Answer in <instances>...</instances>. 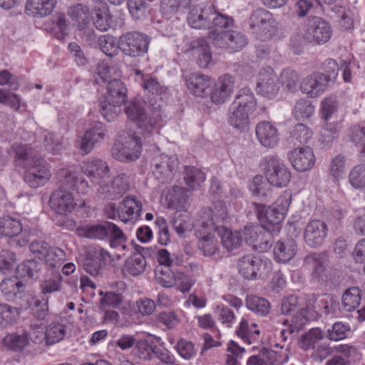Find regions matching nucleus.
Wrapping results in <instances>:
<instances>
[{
	"label": "nucleus",
	"instance_id": "obj_1",
	"mask_svg": "<svg viewBox=\"0 0 365 365\" xmlns=\"http://www.w3.org/2000/svg\"><path fill=\"white\" fill-rule=\"evenodd\" d=\"M58 189L50 197V206L60 215H68L75 208L76 202L71 190L86 195L91 190L88 181L75 171L62 169L57 174Z\"/></svg>",
	"mask_w": 365,
	"mask_h": 365
},
{
	"label": "nucleus",
	"instance_id": "obj_2",
	"mask_svg": "<svg viewBox=\"0 0 365 365\" xmlns=\"http://www.w3.org/2000/svg\"><path fill=\"white\" fill-rule=\"evenodd\" d=\"M257 101L252 90L248 87L241 88L227 113L228 123L234 128L243 132L250 127V115L256 109Z\"/></svg>",
	"mask_w": 365,
	"mask_h": 365
},
{
	"label": "nucleus",
	"instance_id": "obj_3",
	"mask_svg": "<svg viewBox=\"0 0 365 365\" xmlns=\"http://www.w3.org/2000/svg\"><path fill=\"white\" fill-rule=\"evenodd\" d=\"M76 235L80 237L90 240H105L108 239L110 246L113 248L121 247L125 249L124 242L126 237L115 224L105 222L101 224H86L78 226L76 229Z\"/></svg>",
	"mask_w": 365,
	"mask_h": 365
},
{
	"label": "nucleus",
	"instance_id": "obj_4",
	"mask_svg": "<svg viewBox=\"0 0 365 365\" xmlns=\"http://www.w3.org/2000/svg\"><path fill=\"white\" fill-rule=\"evenodd\" d=\"M127 117L137 123L140 133L146 135L158 133L160 126V115L153 113L152 116L148 115L145 108V103L140 100L130 101L125 108Z\"/></svg>",
	"mask_w": 365,
	"mask_h": 365
},
{
	"label": "nucleus",
	"instance_id": "obj_5",
	"mask_svg": "<svg viewBox=\"0 0 365 365\" xmlns=\"http://www.w3.org/2000/svg\"><path fill=\"white\" fill-rule=\"evenodd\" d=\"M260 167L268 182L277 187H286L291 180L292 174L287 166L274 155L264 156Z\"/></svg>",
	"mask_w": 365,
	"mask_h": 365
},
{
	"label": "nucleus",
	"instance_id": "obj_6",
	"mask_svg": "<svg viewBox=\"0 0 365 365\" xmlns=\"http://www.w3.org/2000/svg\"><path fill=\"white\" fill-rule=\"evenodd\" d=\"M292 200L289 192L284 191L277 200L267 208L262 204L253 203L259 220L262 223L278 225L284 218Z\"/></svg>",
	"mask_w": 365,
	"mask_h": 365
},
{
	"label": "nucleus",
	"instance_id": "obj_7",
	"mask_svg": "<svg viewBox=\"0 0 365 365\" xmlns=\"http://www.w3.org/2000/svg\"><path fill=\"white\" fill-rule=\"evenodd\" d=\"M250 26L256 37L262 41L272 39L278 32V24L273 14L264 9L253 11Z\"/></svg>",
	"mask_w": 365,
	"mask_h": 365
},
{
	"label": "nucleus",
	"instance_id": "obj_8",
	"mask_svg": "<svg viewBox=\"0 0 365 365\" xmlns=\"http://www.w3.org/2000/svg\"><path fill=\"white\" fill-rule=\"evenodd\" d=\"M238 267L240 273L245 279H257L268 277L272 269V263L267 258L248 255L240 259Z\"/></svg>",
	"mask_w": 365,
	"mask_h": 365
},
{
	"label": "nucleus",
	"instance_id": "obj_9",
	"mask_svg": "<svg viewBox=\"0 0 365 365\" xmlns=\"http://www.w3.org/2000/svg\"><path fill=\"white\" fill-rule=\"evenodd\" d=\"M142 143L135 133L130 134L123 140H118L112 147L113 157L121 162L137 160L141 153Z\"/></svg>",
	"mask_w": 365,
	"mask_h": 365
},
{
	"label": "nucleus",
	"instance_id": "obj_10",
	"mask_svg": "<svg viewBox=\"0 0 365 365\" xmlns=\"http://www.w3.org/2000/svg\"><path fill=\"white\" fill-rule=\"evenodd\" d=\"M150 37L140 32H128L120 36L121 51L125 56L137 58L144 56L148 51Z\"/></svg>",
	"mask_w": 365,
	"mask_h": 365
},
{
	"label": "nucleus",
	"instance_id": "obj_11",
	"mask_svg": "<svg viewBox=\"0 0 365 365\" xmlns=\"http://www.w3.org/2000/svg\"><path fill=\"white\" fill-rule=\"evenodd\" d=\"M208 39L214 46L225 49L230 53L238 52L247 44V36L237 31L214 33L208 36Z\"/></svg>",
	"mask_w": 365,
	"mask_h": 365
},
{
	"label": "nucleus",
	"instance_id": "obj_12",
	"mask_svg": "<svg viewBox=\"0 0 365 365\" xmlns=\"http://www.w3.org/2000/svg\"><path fill=\"white\" fill-rule=\"evenodd\" d=\"M98 185L97 195L100 198L108 200L120 199L130 187L129 178L123 173L117 175L108 182L102 180Z\"/></svg>",
	"mask_w": 365,
	"mask_h": 365
},
{
	"label": "nucleus",
	"instance_id": "obj_13",
	"mask_svg": "<svg viewBox=\"0 0 365 365\" xmlns=\"http://www.w3.org/2000/svg\"><path fill=\"white\" fill-rule=\"evenodd\" d=\"M179 160L176 155L161 154L153 160V173L160 182L171 181L177 172Z\"/></svg>",
	"mask_w": 365,
	"mask_h": 365
},
{
	"label": "nucleus",
	"instance_id": "obj_14",
	"mask_svg": "<svg viewBox=\"0 0 365 365\" xmlns=\"http://www.w3.org/2000/svg\"><path fill=\"white\" fill-rule=\"evenodd\" d=\"M111 255L101 247H88L83 259V269L93 277H98L101 272L103 263L113 261Z\"/></svg>",
	"mask_w": 365,
	"mask_h": 365
},
{
	"label": "nucleus",
	"instance_id": "obj_15",
	"mask_svg": "<svg viewBox=\"0 0 365 365\" xmlns=\"http://www.w3.org/2000/svg\"><path fill=\"white\" fill-rule=\"evenodd\" d=\"M306 30L308 33V39L317 45L328 42L333 33L331 24L318 16L309 18Z\"/></svg>",
	"mask_w": 365,
	"mask_h": 365
},
{
	"label": "nucleus",
	"instance_id": "obj_16",
	"mask_svg": "<svg viewBox=\"0 0 365 365\" xmlns=\"http://www.w3.org/2000/svg\"><path fill=\"white\" fill-rule=\"evenodd\" d=\"M328 231V226L323 220H312L304 227L303 238L307 245L317 248L324 244Z\"/></svg>",
	"mask_w": 365,
	"mask_h": 365
},
{
	"label": "nucleus",
	"instance_id": "obj_17",
	"mask_svg": "<svg viewBox=\"0 0 365 365\" xmlns=\"http://www.w3.org/2000/svg\"><path fill=\"white\" fill-rule=\"evenodd\" d=\"M329 82V78L324 73L314 72L302 79L299 88L309 98H317L325 92Z\"/></svg>",
	"mask_w": 365,
	"mask_h": 365
},
{
	"label": "nucleus",
	"instance_id": "obj_18",
	"mask_svg": "<svg viewBox=\"0 0 365 365\" xmlns=\"http://www.w3.org/2000/svg\"><path fill=\"white\" fill-rule=\"evenodd\" d=\"M200 216L202 218L200 227L217 230L222 227L220 224L227 217V211L224 202L216 201L210 208L203 210Z\"/></svg>",
	"mask_w": 365,
	"mask_h": 365
},
{
	"label": "nucleus",
	"instance_id": "obj_19",
	"mask_svg": "<svg viewBox=\"0 0 365 365\" xmlns=\"http://www.w3.org/2000/svg\"><path fill=\"white\" fill-rule=\"evenodd\" d=\"M279 78L273 68L269 66L262 68L259 73L256 89L259 94L272 98L278 93Z\"/></svg>",
	"mask_w": 365,
	"mask_h": 365
},
{
	"label": "nucleus",
	"instance_id": "obj_20",
	"mask_svg": "<svg viewBox=\"0 0 365 365\" xmlns=\"http://www.w3.org/2000/svg\"><path fill=\"white\" fill-rule=\"evenodd\" d=\"M288 159L293 168L298 172H306L313 168L316 158L309 146L298 147L288 153Z\"/></svg>",
	"mask_w": 365,
	"mask_h": 365
},
{
	"label": "nucleus",
	"instance_id": "obj_21",
	"mask_svg": "<svg viewBox=\"0 0 365 365\" xmlns=\"http://www.w3.org/2000/svg\"><path fill=\"white\" fill-rule=\"evenodd\" d=\"M81 171L91 180V182L96 184L108 177L110 173L107 162L98 158H88L82 162Z\"/></svg>",
	"mask_w": 365,
	"mask_h": 365
},
{
	"label": "nucleus",
	"instance_id": "obj_22",
	"mask_svg": "<svg viewBox=\"0 0 365 365\" xmlns=\"http://www.w3.org/2000/svg\"><path fill=\"white\" fill-rule=\"evenodd\" d=\"M41 157L29 163L24 174V181L32 188L43 186L51 176L50 170L41 163Z\"/></svg>",
	"mask_w": 365,
	"mask_h": 365
},
{
	"label": "nucleus",
	"instance_id": "obj_23",
	"mask_svg": "<svg viewBox=\"0 0 365 365\" xmlns=\"http://www.w3.org/2000/svg\"><path fill=\"white\" fill-rule=\"evenodd\" d=\"M213 6L211 4H198L193 6L187 15L188 24L197 29H211L210 17Z\"/></svg>",
	"mask_w": 365,
	"mask_h": 365
},
{
	"label": "nucleus",
	"instance_id": "obj_24",
	"mask_svg": "<svg viewBox=\"0 0 365 365\" xmlns=\"http://www.w3.org/2000/svg\"><path fill=\"white\" fill-rule=\"evenodd\" d=\"M106 129L101 123H96L81 138L78 149L82 155H87L93 150L96 143L102 141L106 135Z\"/></svg>",
	"mask_w": 365,
	"mask_h": 365
},
{
	"label": "nucleus",
	"instance_id": "obj_25",
	"mask_svg": "<svg viewBox=\"0 0 365 365\" xmlns=\"http://www.w3.org/2000/svg\"><path fill=\"white\" fill-rule=\"evenodd\" d=\"M234 88L235 81L232 76L229 74L221 76L210 93L212 101L216 104L224 103L231 96Z\"/></svg>",
	"mask_w": 365,
	"mask_h": 365
},
{
	"label": "nucleus",
	"instance_id": "obj_26",
	"mask_svg": "<svg viewBox=\"0 0 365 365\" xmlns=\"http://www.w3.org/2000/svg\"><path fill=\"white\" fill-rule=\"evenodd\" d=\"M255 133L259 143L264 148H273L279 143L278 130L268 121L259 123L256 125Z\"/></svg>",
	"mask_w": 365,
	"mask_h": 365
},
{
	"label": "nucleus",
	"instance_id": "obj_27",
	"mask_svg": "<svg viewBox=\"0 0 365 365\" xmlns=\"http://www.w3.org/2000/svg\"><path fill=\"white\" fill-rule=\"evenodd\" d=\"M142 203L135 197L128 196L118 204V218L123 222L136 220L140 215Z\"/></svg>",
	"mask_w": 365,
	"mask_h": 365
},
{
	"label": "nucleus",
	"instance_id": "obj_28",
	"mask_svg": "<svg viewBox=\"0 0 365 365\" xmlns=\"http://www.w3.org/2000/svg\"><path fill=\"white\" fill-rule=\"evenodd\" d=\"M297 252V244L292 238L279 240L274 245L273 256L278 263L285 264L294 258Z\"/></svg>",
	"mask_w": 365,
	"mask_h": 365
},
{
	"label": "nucleus",
	"instance_id": "obj_29",
	"mask_svg": "<svg viewBox=\"0 0 365 365\" xmlns=\"http://www.w3.org/2000/svg\"><path fill=\"white\" fill-rule=\"evenodd\" d=\"M209 43L212 42L206 38H198L190 43V49L192 55L196 57L197 65L202 68H206L212 62V53Z\"/></svg>",
	"mask_w": 365,
	"mask_h": 365
},
{
	"label": "nucleus",
	"instance_id": "obj_30",
	"mask_svg": "<svg viewBox=\"0 0 365 365\" xmlns=\"http://www.w3.org/2000/svg\"><path fill=\"white\" fill-rule=\"evenodd\" d=\"M147 267V261L140 253L134 254L124 262L121 272L125 278L138 277L143 274Z\"/></svg>",
	"mask_w": 365,
	"mask_h": 365
},
{
	"label": "nucleus",
	"instance_id": "obj_31",
	"mask_svg": "<svg viewBox=\"0 0 365 365\" xmlns=\"http://www.w3.org/2000/svg\"><path fill=\"white\" fill-rule=\"evenodd\" d=\"M57 4V0H27L25 12L34 17L50 15Z\"/></svg>",
	"mask_w": 365,
	"mask_h": 365
},
{
	"label": "nucleus",
	"instance_id": "obj_32",
	"mask_svg": "<svg viewBox=\"0 0 365 365\" xmlns=\"http://www.w3.org/2000/svg\"><path fill=\"white\" fill-rule=\"evenodd\" d=\"M127 89L124 83L119 79L114 78L110 81L107 86V93L103 101L108 103H115V105H122L126 100Z\"/></svg>",
	"mask_w": 365,
	"mask_h": 365
},
{
	"label": "nucleus",
	"instance_id": "obj_33",
	"mask_svg": "<svg viewBox=\"0 0 365 365\" xmlns=\"http://www.w3.org/2000/svg\"><path fill=\"white\" fill-rule=\"evenodd\" d=\"M164 192L169 208L176 210V212L185 211L187 196L182 187L173 186L168 188Z\"/></svg>",
	"mask_w": 365,
	"mask_h": 365
},
{
	"label": "nucleus",
	"instance_id": "obj_34",
	"mask_svg": "<svg viewBox=\"0 0 365 365\" xmlns=\"http://www.w3.org/2000/svg\"><path fill=\"white\" fill-rule=\"evenodd\" d=\"M211 78L203 74L192 73L187 79V87L196 96L202 97L207 93L212 85Z\"/></svg>",
	"mask_w": 365,
	"mask_h": 365
},
{
	"label": "nucleus",
	"instance_id": "obj_35",
	"mask_svg": "<svg viewBox=\"0 0 365 365\" xmlns=\"http://www.w3.org/2000/svg\"><path fill=\"white\" fill-rule=\"evenodd\" d=\"M93 24L101 31H106L110 26L111 19L107 4L102 0H96L94 6Z\"/></svg>",
	"mask_w": 365,
	"mask_h": 365
},
{
	"label": "nucleus",
	"instance_id": "obj_36",
	"mask_svg": "<svg viewBox=\"0 0 365 365\" xmlns=\"http://www.w3.org/2000/svg\"><path fill=\"white\" fill-rule=\"evenodd\" d=\"M215 231L202 227L198 230L200 237L199 247L203 251L205 256H212L218 250L217 240L213 234Z\"/></svg>",
	"mask_w": 365,
	"mask_h": 365
},
{
	"label": "nucleus",
	"instance_id": "obj_37",
	"mask_svg": "<svg viewBox=\"0 0 365 365\" xmlns=\"http://www.w3.org/2000/svg\"><path fill=\"white\" fill-rule=\"evenodd\" d=\"M236 333L245 343L252 344L258 341L260 331L257 329V324H249L247 319H242Z\"/></svg>",
	"mask_w": 365,
	"mask_h": 365
},
{
	"label": "nucleus",
	"instance_id": "obj_38",
	"mask_svg": "<svg viewBox=\"0 0 365 365\" xmlns=\"http://www.w3.org/2000/svg\"><path fill=\"white\" fill-rule=\"evenodd\" d=\"M340 108L339 97L335 95H330L324 98L320 103V112L322 118L328 121L336 116Z\"/></svg>",
	"mask_w": 365,
	"mask_h": 365
},
{
	"label": "nucleus",
	"instance_id": "obj_39",
	"mask_svg": "<svg viewBox=\"0 0 365 365\" xmlns=\"http://www.w3.org/2000/svg\"><path fill=\"white\" fill-rule=\"evenodd\" d=\"M41 269V263L35 259H28L19 264L16 269L18 278H38Z\"/></svg>",
	"mask_w": 365,
	"mask_h": 365
},
{
	"label": "nucleus",
	"instance_id": "obj_40",
	"mask_svg": "<svg viewBox=\"0 0 365 365\" xmlns=\"http://www.w3.org/2000/svg\"><path fill=\"white\" fill-rule=\"evenodd\" d=\"M247 308L260 317H265L269 313L271 305L266 299L256 295H249L246 298Z\"/></svg>",
	"mask_w": 365,
	"mask_h": 365
},
{
	"label": "nucleus",
	"instance_id": "obj_41",
	"mask_svg": "<svg viewBox=\"0 0 365 365\" xmlns=\"http://www.w3.org/2000/svg\"><path fill=\"white\" fill-rule=\"evenodd\" d=\"M172 226L177 234L183 236L186 232H190L193 228V224L191 218L186 211L183 212H175L172 218Z\"/></svg>",
	"mask_w": 365,
	"mask_h": 365
},
{
	"label": "nucleus",
	"instance_id": "obj_42",
	"mask_svg": "<svg viewBox=\"0 0 365 365\" xmlns=\"http://www.w3.org/2000/svg\"><path fill=\"white\" fill-rule=\"evenodd\" d=\"M221 239V242L225 248L231 251L237 248L242 243L241 232H233L231 230L221 227L216 230Z\"/></svg>",
	"mask_w": 365,
	"mask_h": 365
},
{
	"label": "nucleus",
	"instance_id": "obj_43",
	"mask_svg": "<svg viewBox=\"0 0 365 365\" xmlns=\"http://www.w3.org/2000/svg\"><path fill=\"white\" fill-rule=\"evenodd\" d=\"M98 44L101 51L106 56L113 57L118 55L121 51L120 38H116L110 35H103L98 40Z\"/></svg>",
	"mask_w": 365,
	"mask_h": 365
},
{
	"label": "nucleus",
	"instance_id": "obj_44",
	"mask_svg": "<svg viewBox=\"0 0 365 365\" xmlns=\"http://www.w3.org/2000/svg\"><path fill=\"white\" fill-rule=\"evenodd\" d=\"M361 292L358 287H351L345 291L342 296V307L346 312L356 309L361 299Z\"/></svg>",
	"mask_w": 365,
	"mask_h": 365
},
{
	"label": "nucleus",
	"instance_id": "obj_45",
	"mask_svg": "<svg viewBox=\"0 0 365 365\" xmlns=\"http://www.w3.org/2000/svg\"><path fill=\"white\" fill-rule=\"evenodd\" d=\"M71 18L78 24L79 29H83L89 24L91 16L88 8L81 4L71 7L68 11Z\"/></svg>",
	"mask_w": 365,
	"mask_h": 365
},
{
	"label": "nucleus",
	"instance_id": "obj_46",
	"mask_svg": "<svg viewBox=\"0 0 365 365\" xmlns=\"http://www.w3.org/2000/svg\"><path fill=\"white\" fill-rule=\"evenodd\" d=\"M22 232V225L19 220L9 216L0 219V234L8 237L19 235Z\"/></svg>",
	"mask_w": 365,
	"mask_h": 365
},
{
	"label": "nucleus",
	"instance_id": "obj_47",
	"mask_svg": "<svg viewBox=\"0 0 365 365\" xmlns=\"http://www.w3.org/2000/svg\"><path fill=\"white\" fill-rule=\"evenodd\" d=\"M19 309L7 304H0V328L13 325L17 320Z\"/></svg>",
	"mask_w": 365,
	"mask_h": 365
},
{
	"label": "nucleus",
	"instance_id": "obj_48",
	"mask_svg": "<svg viewBox=\"0 0 365 365\" xmlns=\"http://www.w3.org/2000/svg\"><path fill=\"white\" fill-rule=\"evenodd\" d=\"M66 327L58 322L50 324L46 329V344L53 345L61 341L66 335Z\"/></svg>",
	"mask_w": 365,
	"mask_h": 365
},
{
	"label": "nucleus",
	"instance_id": "obj_49",
	"mask_svg": "<svg viewBox=\"0 0 365 365\" xmlns=\"http://www.w3.org/2000/svg\"><path fill=\"white\" fill-rule=\"evenodd\" d=\"M324 337V334L319 328H312L302 336L300 346L305 351L313 349Z\"/></svg>",
	"mask_w": 365,
	"mask_h": 365
},
{
	"label": "nucleus",
	"instance_id": "obj_50",
	"mask_svg": "<svg viewBox=\"0 0 365 365\" xmlns=\"http://www.w3.org/2000/svg\"><path fill=\"white\" fill-rule=\"evenodd\" d=\"M184 180L190 189L195 190L205 180V175L195 167H185Z\"/></svg>",
	"mask_w": 365,
	"mask_h": 365
},
{
	"label": "nucleus",
	"instance_id": "obj_51",
	"mask_svg": "<svg viewBox=\"0 0 365 365\" xmlns=\"http://www.w3.org/2000/svg\"><path fill=\"white\" fill-rule=\"evenodd\" d=\"M23 287V282L19 280L17 277L4 279L0 284L1 292L8 299L16 297L21 292L20 289Z\"/></svg>",
	"mask_w": 365,
	"mask_h": 365
},
{
	"label": "nucleus",
	"instance_id": "obj_52",
	"mask_svg": "<svg viewBox=\"0 0 365 365\" xmlns=\"http://www.w3.org/2000/svg\"><path fill=\"white\" fill-rule=\"evenodd\" d=\"M350 140L360 148V152L365 157V125H354L348 131Z\"/></svg>",
	"mask_w": 365,
	"mask_h": 365
},
{
	"label": "nucleus",
	"instance_id": "obj_53",
	"mask_svg": "<svg viewBox=\"0 0 365 365\" xmlns=\"http://www.w3.org/2000/svg\"><path fill=\"white\" fill-rule=\"evenodd\" d=\"M155 274L158 282L164 287H172L176 284L177 273L173 272L170 267H157Z\"/></svg>",
	"mask_w": 365,
	"mask_h": 365
},
{
	"label": "nucleus",
	"instance_id": "obj_54",
	"mask_svg": "<svg viewBox=\"0 0 365 365\" xmlns=\"http://www.w3.org/2000/svg\"><path fill=\"white\" fill-rule=\"evenodd\" d=\"M12 150L14 152L17 160L25 161L28 165L29 163H33L34 160L41 158L39 155L36 153V151L27 145L14 143L12 145Z\"/></svg>",
	"mask_w": 365,
	"mask_h": 365
},
{
	"label": "nucleus",
	"instance_id": "obj_55",
	"mask_svg": "<svg viewBox=\"0 0 365 365\" xmlns=\"http://www.w3.org/2000/svg\"><path fill=\"white\" fill-rule=\"evenodd\" d=\"M155 347L147 340L138 341L134 347V355L141 360H152L154 359Z\"/></svg>",
	"mask_w": 365,
	"mask_h": 365
},
{
	"label": "nucleus",
	"instance_id": "obj_56",
	"mask_svg": "<svg viewBox=\"0 0 365 365\" xmlns=\"http://www.w3.org/2000/svg\"><path fill=\"white\" fill-rule=\"evenodd\" d=\"M305 263L312 268V276L321 279L324 272V257L317 253L311 254L306 257Z\"/></svg>",
	"mask_w": 365,
	"mask_h": 365
},
{
	"label": "nucleus",
	"instance_id": "obj_57",
	"mask_svg": "<svg viewBox=\"0 0 365 365\" xmlns=\"http://www.w3.org/2000/svg\"><path fill=\"white\" fill-rule=\"evenodd\" d=\"M211 29H213L212 32H210L207 36H210L214 33H220L224 31L223 29L228 28L232 24V19L227 16H224L217 13L215 9H212V15L210 17Z\"/></svg>",
	"mask_w": 365,
	"mask_h": 365
},
{
	"label": "nucleus",
	"instance_id": "obj_58",
	"mask_svg": "<svg viewBox=\"0 0 365 365\" xmlns=\"http://www.w3.org/2000/svg\"><path fill=\"white\" fill-rule=\"evenodd\" d=\"M149 4L144 0H128V8L130 14L136 20L144 19L149 13Z\"/></svg>",
	"mask_w": 365,
	"mask_h": 365
},
{
	"label": "nucleus",
	"instance_id": "obj_59",
	"mask_svg": "<svg viewBox=\"0 0 365 365\" xmlns=\"http://www.w3.org/2000/svg\"><path fill=\"white\" fill-rule=\"evenodd\" d=\"M45 259L46 264L51 267H59L65 260V252L59 247H51L43 257Z\"/></svg>",
	"mask_w": 365,
	"mask_h": 365
},
{
	"label": "nucleus",
	"instance_id": "obj_60",
	"mask_svg": "<svg viewBox=\"0 0 365 365\" xmlns=\"http://www.w3.org/2000/svg\"><path fill=\"white\" fill-rule=\"evenodd\" d=\"M271 185L268 181H265L262 177L256 176L250 186V190L252 195L258 197L259 199L267 197L271 190Z\"/></svg>",
	"mask_w": 365,
	"mask_h": 365
},
{
	"label": "nucleus",
	"instance_id": "obj_61",
	"mask_svg": "<svg viewBox=\"0 0 365 365\" xmlns=\"http://www.w3.org/2000/svg\"><path fill=\"white\" fill-rule=\"evenodd\" d=\"M341 126L338 123H327L321 131L320 142L326 147L330 146L339 137Z\"/></svg>",
	"mask_w": 365,
	"mask_h": 365
},
{
	"label": "nucleus",
	"instance_id": "obj_62",
	"mask_svg": "<svg viewBox=\"0 0 365 365\" xmlns=\"http://www.w3.org/2000/svg\"><path fill=\"white\" fill-rule=\"evenodd\" d=\"M314 112V107L306 99L299 100L294 108V115L297 120H304L310 118Z\"/></svg>",
	"mask_w": 365,
	"mask_h": 365
},
{
	"label": "nucleus",
	"instance_id": "obj_63",
	"mask_svg": "<svg viewBox=\"0 0 365 365\" xmlns=\"http://www.w3.org/2000/svg\"><path fill=\"white\" fill-rule=\"evenodd\" d=\"M279 80L282 86L287 91L294 92L297 90L299 76L295 71L286 68L282 71Z\"/></svg>",
	"mask_w": 365,
	"mask_h": 365
},
{
	"label": "nucleus",
	"instance_id": "obj_64",
	"mask_svg": "<svg viewBox=\"0 0 365 365\" xmlns=\"http://www.w3.org/2000/svg\"><path fill=\"white\" fill-rule=\"evenodd\" d=\"M287 348L284 353L267 349H262V356L266 361L267 365H283L288 361Z\"/></svg>",
	"mask_w": 365,
	"mask_h": 365
}]
</instances>
